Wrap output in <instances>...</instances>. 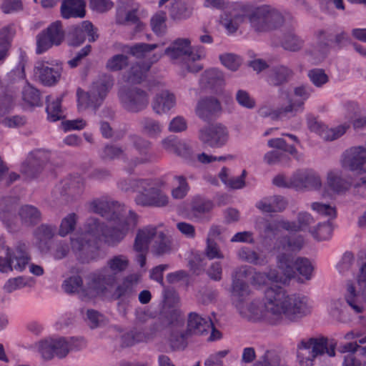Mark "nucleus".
<instances>
[{
    "instance_id": "8",
    "label": "nucleus",
    "mask_w": 366,
    "mask_h": 366,
    "mask_svg": "<svg viewBox=\"0 0 366 366\" xmlns=\"http://www.w3.org/2000/svg\"><path fill=\"white\" fill-rule=\"evenodd\" d=\"M184 321L183 318H177L169 322L167 326L162 322H154L151 331L154 335L165 330L167 334V341L174 350H184L187 345V339L190 336L187 330L184 329Z\"/></svg>"
},
{
    "instance_id": "9",
    "label": "nucleus",
    "mask_w": 366,
    "mask_h": 366,
    "mask_svg": "<svg viewBox=\"0 0 366 366\" xmlns=\"http://www.w3.org/2000/svg\"><path fill=\"white\" fill-rule=\"evenodd\" d=\"M251 273L248 266L236 268L232 274V300L236 309L249 300L252 290L245 279Z\"/></svg>"
},
{
    "instance_id": "26",
    "label": "nucleus",
    "mask_w": 366,
    "mask_h": 366,
    "mask_svg": "<svg viewBox=\"0 0 366 366\" xmlns=\"http://www.w3.org/2000/svg\"><path fill=\"white\" fill-rule=\"evenodd\" d=\"M202 89L217 90L224 84V79L221 71L216 68L205 70L199 80Z\"/></svg>"
},
{
    "instance_id": "64",
    "label": "nucleus",
    "mask_w": 366,
    "mask_h": 366,
    "mask_svg": "<svg viewBox=\"0 0 366 366\" xmlns=\"http://www.w3.org/2000/svg\"><path fill=\"white\" fill-rule=\"evenodd\" d=\"M219 58L225 67L233 71H237L242 64L240 57L234 54H223L219 55Z\"/></svg>"
},
{
    "instance_id": "37",
    "label": "nucleus",
    "mask_w": 366,
    "mask_h": 366,
    "mask_svg": "<svg viewBox=\"0 0 366 366\" xmlns=\"http://www.w3.org/2000/svg\"><path fill=\"white\" fill-rule=\"evenodd\" d=\"M327 186L336 193H342L347 191L350 186V182L342 177L341 172L338 170H332L327 173Z\"/></svg>"
},
{
    "instance_id": "48",
    "label": "nucleus",
    "mask_w": 366,
    "mask_h": 366,
    "mask_svg": "<svg viewBox=\"0 0 366 366\" xmlns=\"http://www.w3.org/2000/svg\"><path fill=\"white\" fill-rule=\"evenodd\" d=\"M55 46H59L64 39V31L61 22L56 21L51 24L46 29L44 30Z\"/></svg>"
},
{
    "instance_id": "27",
    "label": "nucleus",
    "mask_w": 366,
    "mask_h": 366,
    "mask_svg": "<svg viewBox=\"0 0 366 366\" xmlns=\"http://www.w3.org/2000/svg\"><path fill=\"white\" fill-rule=\"evenodd\" d=\"M62 196L71 199L79 197L84 190V182L80 177H70L61 181L58 187Z\"/></svg>"
},
{
    "instance_id": "39",
    "label": "nucleus",
    "mask_w": 366,
    "mask_h": 366,
    "mask_svg": "<svg viewBox=\"0 0 366 366\" xmlns=\"http://www.w3.org/2000/svg\"><path fill=\"white\" fill-rule=\"evenodd\" d=\"M141 132L150 138L158 137L163 129L162 124L157 120L145 117L139 122Z\"/></svg>"
},
{
    "instance_id": "18",
    "label": "nucleus",
    "mask_w": 366,
    "mask_h": 366,
    "mask_svg": "<svg viewBox=\"0 0 366 366\" xmlns=\"http://www.w3.org/2000/svg\"><path fill=\"white\" fill-rule=\"evenodd\" d=\"M342 166L351 171L366 172V144L347 149L342 154Z\"/></svg>"
},
{
    "instance_id": "4",
    "label": "nucleus",
    "mask_w": 366,
    "mask_h": 366,
    "mask_svg": "<svg viewBox=\"0 0 366 366\" xmlns=\"http://www.w3.org/2000/svg\"><path fill=\"white\" fill-rule=\"evenodd\" d=\"M129 265V259L125 254H117L109 257L106 267L89 276L88 295L96 297L104 293L108 287L115 284L117 276L126 272Z\"/></svg>"
},
{
    "instance_id": "45",
    "label": "nucleus",
    "mask_w": 366,
    "mask_h": 366,
    "mask_svg": "<svg viewBox=\"0 0 366 366\" xmlns=\"http://www.w3.org/2000/svg\"><path fill=\"white\" fill-rule=\"evenodd\" d=\"M237 257L242 261L254 265H264L267 261L264 256L260 255L248 247H243L237 252Z\"/></svg>"
},
{
    "instance_id": "50",
    "label": "nucleus",
    "mask_w": 366,
    "mask_h": 366,
    "mask_svg": "<svg viewBox=\"0 0 366 366\" xmlns=\"http://www.w3.org/2000/svg\"><path fill=\"white\" fill-rule=\"evenodd\" d=\"M78 220L76 214L72 212L64 217L59 225L58 234L61 237H65L74 231Z\"/></svg>"
},
{
    "instance_id": "31",
    "label": "nucleus",
    "mask_w": 366,
    "mask_h": 366,
    "mask_svg": "<svg viewBox=\"0 0 366 366\" xmlns=\"http://www.w3.org/2000/svg\"><path fill=\"white\" fill-rule=\"evenodd\" d=\"M158 233L156 227L152 226H147L138 230L133 245L134 249L137 252L147 250L149 243L152 240L154 241Z\"/></svg>"
},
{
    "instance_id": "22",
    "label": "nucleus",
    "mask_w": 366,
    "mask_h": 366,
    "mask_svg": "<svg viewBox=\"0 0 366 366\" xmlns=\"http://www.w3.org/2000/svg\"><path fill=\"white\" fill-rule=\"evenodd\" d=\"M86 35L89 36L90 42L95 41L98 38L93 24L89 21H84L81 24L71 27L69 32L71 44L74 46L82 44L86 39Z\"/></svg>"
},
{
    "instance_id": "35",
    "label": "nucleus",
    "mask_w": 366,
    "mask_h": 366,
    "mask_svg": "<svg viewBox=\"0 0 366 366\" xmlns=\"http://www.w3.org/2000/svg\"><path fill=\"white\" fill-rule=\"evenodd\" d=\"M157 181L154 179H140L137 185V196L135 197V202L137 204L142 206H147L145 204L144 198H150L152 197L153 193L157 186Z\"/></svg>"
},
{
    "instance_id": "30",
    "label": "nucleus",
    "mask_w": 366,
    "mask_h": 366,
    "mask_svg": "<svg viewBox=\"0 0 366 366\" xmlns=\"http://www.w3.org/2000/svg\"><path fill=\"white\" fill-rule=\"evenodd\" d=\"M287 202L282 196H272L262 199L256 204V207L262 212H281L286 209Z\"/></svg>"
},
{
    "instance_id": "61",
    "label": "nucleus",
    "mask_w": 366,
    "mask_h": 366,
    "mask_svg": "<svg viewBox=\"0 0 366 366\" xmlns=\"http://www.w3.org/2000/svg\"><path fill=\"white\" fill-rule=\"evenodd\" d=\"M355 257L352 253L346 252L337 265L339 272L343 275L352 273L354 270Z\"/></svg>"
},
{
    "instance_id": "57",
    "label": "nucleus",
    "mask_w": 366,
    "mask_h": 366,
    "mask_svg": "<svg viewBox=\"0 0 366 366\" xmlns=\"http://www.w3.org/2000/svg\"><path fill=\"white\" fill-rule=\"evenodd\" d=\"M178 185L172 190V196L175 199H182L185 197L189 190V186L186 178L182 175L174 177Z\"/></svg>"
},
{
    "instance_id": "13",
    "label": "nucleus",
    "mask_w": 366,
    "mask_h": 366,
    "mask_svg": "<svg viewBox=\"0 0 366 366\" xmlns=\"http://www.w3.org/2000/svg\"><path fill=\"white\" fill-rule=\"evenodd\" d=\"M29 260L30 257L25 245L18 246L10 252L7 257L0 256V272H8L13 269L21 272L28 265Z\"/></svg>"
},
{
    "instance_id": "54",
    "label": "nucleus",
    "mask_w": 366,
    "mask_h": 366,
    "mask_svg": "<svg viewBox=\"0 0 366 366\" xmlns=\"http://www.w3.org/2000/svg\"><path fill=\"white\" fill-rule=\"evenodd\" d=\"M304 44V41L293 32L285 34L282 41V47L290 51L300 50Z\"/></svg>"
},
{
    "instance_id": "19",
    "label": "nucleus",
    "mask_w": 366,
    "mask_h": 366,
    "mask_svg": "<svg viewBox=\"0 0 366 366\" xmlns=\"http://www.w3.org/2000/svg\"><path fill=\"white\" fill-rule=\"evenodd\" d=\"M54 357L59 359L66 357L71 351L79 350L85 346L82 338L78 337H58L53 338Z\"/></svg>"
},
{
    "instance_id": "14",
    "label": "nucleus",
    "mask_w": 366,
    "mask_h": 366,
    "mask_svg": "<svg viewBox=\"0 0 366 366\" xmlns=\"http://www.w3.org/2000/svg\"><path fill=\"white\" fill-rule=\"evenodd\" d=\"M89 210L100 214L109 222L119 220L125 212L124 207L118 202L98 199L89 202Z\"/></svg>"
},
{
    "instance_id": "11",
    "label": "nucleus",
    "mask_w": 366,
    "mask_h": 366,
    "mask_svg": "<svg viewBox=\"0 0 366 366\" xmlns=\"http://www.w3.org/2000/svg\"><path fill=\"white\" fill-rule=\"evenodd\" d=\"M118 97L124 109L132 113L144 110L149 104L147 92L137 86L120 89Z\"/></svg>"
},
{
    "instance_id": "6",
    "label": "nucleus",
    "mask_w": 366,
    "mask_h": 366,
    "mask_svg": "<svg viewBox=\"0 0 366 366\" xmlns=\"http://www.w3.org/2000/svg\"><path fill=\"white\" fill-rule=\"evenodd\" d=\"M337 343L329 342L327 337H312L303 340L297 346V360L302 366H313L315 358L327 353L330 357L335 355Z\"/></svg>"
},
{
    "instance_id": "40",
    "label": "nucleus",
    "mask_w": 366,
    "mask_h": 366,
    "mask_svg": "<svg viewBox=\"0 0 366 366\" xmlns=\"http://www.w3.org/2000/svg\"><path fill=\"white\" fill-rule=\"evenodd\" d=\"M194 0H179L172 8V14L174 19H186L189 18L194 10Z\"/></svg>"
},
{
    "instance_id": "17",
    "label": "nucleus",
    "mask_w": 366,
    "mask_h": 366,
    "mask_svg": "<svg viewBox=\"0 0 366 366\" xmlns=\"http://www.w3.org/2000/svg\"><path fill=\"white\" fill-rule=\"evenodd\" d=\"M222 110L221 102L214 97L200 98L195 106L196 116L205 122L215 119Z\"/></svg>"
},
{
    "instance_id": "59",
    "label": "nucleus",
    "mask_w": 366,
    "mask_h": 366,
    "mask_svg": "<svg viewBox=\"0 0 366 366\" xmlns=\"http://www.w3.org/2000/svg\"><path fill=\"white\" fill-rule=\"evenodd\" d=\"M247 19L245 15V7L244 8V14H237L235 15L233 18H229L226 16L221 19L222 25L227 30L229 33L235 32L240 24L244 22V19Z\"/></svg>"
},
{
    "instance_id": "38",
    "label": "nucleus",
    "mask_w": 366,
    "mask_h": 366,
    "mask_svg": "<svg viewBox=\"0 0 366 366\" xmlns=\"http://www.w3.org/2000/svg\"><path fill=\"white\" fill-rule=\"evenodd\" d=\"M186 56L188 59L187 63V69L188 71L197 73L204 68L202 64L194 63L206 57V51L203 46H194L193 49L191 47L189 52Z\"/></svg>"
},
{
    "instance_id": "53",
    "label": "nucleus",
    "mask_w": 366,
    "mask_h": 366,
    "mask_svg": "<svg viewBox=\"0 0 366 366\" xmlns=\"http://www.w3.org/2000/svg\"><path fill=\"white\" fill-rule=\"evenodd\" d=\"M102 156L105 159H120L124 166V159L130 157L129 154L118 145H107L103 149Z\"/></svg>"
},
{
    "instance_id": "55",
    "label": "nucleus",
    "mask_w": 366,
    "mask_h": 366,
    "mask_svg": "<svg viewBox=\"0 0 366 366\" xmlns=\"http://www.w3.org/2000/svg\"><path fill=\"white\" fill-rule=\"evenodd\" d=\"M63 287L65 292L68 293H74L82 291L85 293L86 296L92 297L88 295V286L85 290H83L82 280L79 276H74L66 280L63 284Z\"/></svg>"
},
{
    "instance_id": "16",
    "label": "nucleus",
    "mask_w": 366,
    "mask_h": 366,
    "mask_svg": "<svg viewBox=\"0 0 366 366\" xmlns=\"http://www.w3.org/2000/svg\"><path fill=\"white\" fill-rule=\"evenodd\" d=\"M322 185L320 176L310 169H302L293 174V188L297 190H319Z\"/></svg>"
},
{
    "instance_id": "32",
    "label": "nucleus",
    "mask_w": 366,
    "mask_h": 366,
    "mask_svg": "<svg viewBox=\"0 0 366 366\" xmlns=\"http://www.w3.org/2000/svg\"><path fill=\"white\" fill-rule=\"evenodd\" d=\"M175 104L176 97L174 94L168 90H164L157 94L152 104V108L156 114H162L174 108Z\"/></svg>"
},
{
    "instance_id": "20",
    "label": "nucleus",
    "mask_w": 366,
    "mask_h": 366,
    "mask_svg": "<svg viewBox=\"0 0 366 366\" xmlns=\"http://www.w3.org/2000/svg\"><path fill=\"white\" fill-rule=\"evenodd\" d=\"M47 161V154L44 152H34L22 164L21 171L28 178H34L43 170Z\"/></svg>"
},
{
    "instance_id": "3",
    "label": "nucleus",
    "mask_w": 366,
    "mask_h": 366,
    "mask_svg": "<svg viewBox=\"0 0 366 366\" xmlns=\"http://www.w3.org/2000/svg\"><path fill=\"white\" fill-rule=\"evenodd\" d=\"M303 244L304 240L301 236L283 237L279 239L275 244L274 249L278 253L277 256V267L287 278L295 276L294 268L306 280H310L312 278L314 271L312 262L305 257H298L294 261L292 254L300 251Z\"/></svg>"
},
{
    "instance_id": "36",
    "label": "nucleus",
    "mask_w": 366,
    "mask_h": 366,
    "mask_svg": "<svg viewBox=\"0 0 366 366\" xmlns=\"http://www.w3.org/2000/svg\"><path fill=\"white\" fill-rule=\"evenodd\" d=\"M17 205L7 204L0 211V219L10 231H15L19 228V220L16 216Z\"/></svg>"
},
{
    "instance_id": "47",
    "label": "nucleus",
    "mask_w": 366,
    "mask_h": 366,
    "mask_svg": "<svg viewBox=\"0 0 366 366\" xmlns=\"http://www.w3.org/2000/svg\"><path fill=\"white\" fill-rule=\"evenodd\" d=\"M35 281L31 277H18L9 279L4 285V290L6 292H12L16 290L29 287H31L34 285Z\"/></svg>"
},
{
    "instance_id": "52",
    "label": "nucleus",
    "mask_w": 366,
    "mask_h": 366,
    "mask_svg": "<svg viewBox=\"0 0 366 366\" xmlns=\"http://www.w3.org/2000/svg\"><path fill=\"white\" fill-rule=\"evenodd\" d=\"M53 338H46L37 342L35 348L40 356L45 360L54 358Z\"/></svg>"
},
{
    "instance_id": "33",
    "label": "nucleus",
    "mask_w": 366,
    "mask_h": 366,
    "mask_svg": "<svg viewBox=\"0 0 366 366\" xmlns=\"http://www.w3.org/2000/svg\"><path fill=\"white\" fill-rule=\"evenodd\" d=\"M293 71L287 66L277 65L268 72L267 81L272 86H280L287 83L293 76Z\"/></svg>"
},
{
    "instance_id": "1",
    "label": "nucleus",
    "mask_w": 366,
    "mask_h": 366,
    "mask_svg": "<svg viewBox=\"0 0 366 366\" xmlns=\"http://www.w3.org/2000/svg\"><path fill=\"white\" fill-rule=\"evenodd\" d=\"M310 308L307 297L290 295L284 288L275 286L264 291L263 306L259 300L254 299L246 301L237 310L243 318L278 325L307 315Z\"/></svg>"
},
{
    "instance_id": "2",
    "label": "nucleus",
    "mask_w": 366,
    "mask_h": 366,
    "mask_svg": "<svg viewBox=\"0 0 366 366\" xmlns=\"http://www.w3.org/2000/svg\"><path fill=\"white\" fill-rule=\"evenodd\" d=\"M105 224L98 219L90 218L84 225V232L71 239V249L74 252L89 254L97 248L99 241L102 240L108 247H117L123 241L130 230L137 224V215L129 211L126 219Z\"/></svg>"
},
{
    "instance_id": "5",
    "label": "nucleus",
    "mask_w": 366,
    "mask_h": 366,
    "mask_svg": "<svg viewBox=\"0 0 366 366\" xmlns=\"http://www.w3.org/2000/svg\"><path fill=\"white\" fill-rule=\"evenodd\" d=\"M245 15L250 26L257 32H266L276 29L284 23L282 14L269 5L245 6Z\"/></svg>"
},
{
    "instance_id": "42",
    "label": "nucleus",
    "mask_w": 366,
    "mask_h": 366,
    "mask_svg": "<svg viewBox=\"0 0 366 366\" xmlns=\"http://www.w3.org/2000/svg\"><path fill=\"white\" fill-rule=\"evenodd\" d=\"M139 280V276L137 274H131L127 276L119 285L116 290L115 294L118 298L124 296H129L134 292V288Z\"/></svg>"
},
{
    "instance_id": "49",
    "label": "nucleus",
    "mask_w": 366,
    "mask_h": 366,
    "mask_svg": "<svg viewBox=\"0 0 366 366\" xmlns=\"http://www.w3.org/2000/svg\"><path fill=\"white\" fill-rule=\"evenodd\" d=\"M152 197L150 198H144L145 204H147L148 207H165L169 203V197L161 191L159 187L158 182L154 190V193L152 194Z\"/></svg>"
},
{
    "instance_id": "15",
    "label": "nucleus",
    "mask_w": 366,
    "mask_h": 366,
    "mask_svg": "<svg viewBox=\"0 0 366 366\" xmlns=\"http://www.w3.org/2000/svg\"><path fill=\"white\" fill-rule=\"evenodd\" d=\"M312 89L308 85H300L294 89V94L301 99H294L287 95V104L282 106L276 111V116L281 117L287 114H295L303 110L304 102L309 99Z\"/></svg>"
},
{
    "instance_id": "56",
    "label": "nucleus",
    "mask_w": 366,
    "mask_h": 366,
    "mask_svg": "<svg viewBox=\"0 0 366 366\" xmlns=\"http://www.w3.org/2000/svg\"><path fill=\"white\" fill-rule=\"evenodd\" d=\"M332 230L331 223L327 222L318 224L310 232L315 239L318 241H323L331 237Z\"/></svg>"
},
{
    "instance_id": "29",
    "label": "nucleus",
    "mask_w": 366,
    "mask_h": 366,
    "mask_svg": "<svg viewBox=\"0 0 366 366\" xmlns=\"http://www.w3.org/2000/svg\"><path fill=\"white\" fill-rule=\"evenodd\" d=\"M248 267L251 269V273L248 275L250 276V283L254 287L264 286L269 282H282V277L275 269H270L268 272H260Z\"/></svg>"
},
{
    "instance_id": "28",
    "label": "nucleus",
    "mask_w": 366,
    "mask_h": 366,
    "mask_svg": "<svg viewBox=\"0 0 366 366\" xmlns=\"http://www.w3.org/2000/svg\"><path fill=\"white\" fill-rule=\"evenodd\" d=\"M84 0H64L61 5V14L64 19L84 18L86 15Z\"/></svg>"
},
{
    "instance_id": "58",
    "label": "nucleus",
    "mask_w": 366,
    "mask_h": 366,
    "mask_svg": "<svg viewBox=\"0 0 366 366\" xmlns=\"http://www.w3.org/2000/svg\"><path fill=\"white\" fill-rule=\"evenodd\" d=\"M347 124H340L333 128L326 127L321 132V137L326 141H333L342 137L348 129Z\"/></svg>"
},
{
    "instance_id": "60",
    "label": "nucleus",
    "mask_w": 366,
    "mask_h": 366,
    "mask_svg": "<svg viewBox=\"0 0 366 366\" xmlns=\"http://www.w3.org/2000/svg\"><path fill=\"white\" fill-rule=\"evenodd\" d=\"M204 254L209 260L223 259L224 258V254L216 241L206 240Z\"/></svg>"
},
{
    "instance_id": "34",
    "label": "nucleus",
    "mask_w": 366,
    "mask_h": 366,
    "mask_svg": "<svg viewBox=\"0 0 366 366\" xmlns=\"http://www.w3.org/2000/svg\"><path fill=\"white\" fill-rule=\"evenodd\" d=\"M213 207L214 204L211 200L197 197L194 199L192 203V216L198 221H202L203 219L209 221V218L205 217V215L210 212Z\"/></svg>"
},
{
    "instance_id": "63",
    "label": "nucleus",
    "mask_w": 366,
    "mask_h": 366,
    "mask_svg": "<svg viewBox=\"0 0 366 366\" xmlns=\"http://www.w3.org/2000/svg\"><path fill=\"white\" fill-rule=\"evenodd\" d=\"M311 208L313 211L328 219H335L337 216L335 207L328 204L315 202L312 203Z\"/></svg>"
},
{
    "instance_id": "41",
    "label": "nucleus",
    "mask_w": 366,
    "mask_h": 366,
    "mask_svg": "<svg viewBox=\"0 0 366 366\" xmlns=\"http://www.w3.org/2000/svg\"><path fill=\"white\" fill-rule=\"evenodd\" d=\"M19 216L21 224L26 226L36 224L41 220L40 212L31 205L21 207L19 210Z\"/></svg>"
},
{
    "instance_id": "12",
    "label": "nucleus",
    "mask_w": 366,
    "mask_h": 366,
    "mask_svg": "<svg viewBox=\"0 0 366 366\" xmlns=\"http://www.w3.org/2000/svg\"><path fill=\"white\" fill-rule=\"evenodd\" d=\"M199 139L203 144L209 147L220 148L227 142L229 132L225 126L217 123L200 129Z\"/></svg>"
},
{
    "instance_id": "43",
    "label": "nucleus",
    "mask_w": 366,
    "mask_h": 366,
    "mask_svg": "<svg viewBox=\"0 0 366 366\" xmlns=\"http://www.w3.org/2000/svg\"><path fill=\"white\" fill-rule=\"evenodd\" d=\"M61 98H53L51 96L46 97V111L48 115V119L51 122H56L64 117L61 109Z\"/></svg>"
},
{
    "instance_id": "51",
    "label": "nucleus",
    "mask_w": 366,
    "mask_h": 366,
    "mask_svg": "<svg viewBox=\"0 0 366 366\" xmlns=\"http://www.w3.org/2000/svg\"><path fill=\"white\" fill-rule=\"evenodd\" d=\"M23 100L31 106H40L41 98L39 90L27 83L22 90Z\"/></svg>"
},
{
    "instance_id": "7",
    "label": "nucleus",
    "mask_w": 366,
    "mask_h": 366,
    "mask_svg": "<svg viewBox=\"0 0 366 366\" xmlns=\"http://www.w3.org/2000/svg\"><path fill=\"white\" fill-rule=\"evenodd\" d=\"M112 86V79L109 76H104L92 83L89 92L78 89L79 105L96 109L103 103Z\"/></svg>"
},
{
    "instance_id": "10",
    "label": "nucleus",
    "mask_w": 366,
    "mask_h": 366,
    "mask_svg": "<svg viewBox=\"0 0 366 366\" xmlns=\"http://www.w3.org/2000/svg\"><path fill=\"white\" fill-rule=\"evenodd\" d=\"M129 139L138 153L137 156L129 154L130 157L124 159V169L132 173L137 166L151 162L153 155L149 152L152 144L149 140L139 135H132Z\"/></svg>"
},
{
    "instance_id": "21",
    "label": "nucleus",
    "mask_w": 366,
    "mask_h": 366,
    "mask_svg": "<svg viewBox=\"0 0 366 366\" xmlns=\"http://www.w3.org/2000/svg\"><path fill=\"white\" fill-rule=\"evenodd\" d=\"M34 74L44 85L51 86L59 82L62 69L59 66H49L44 63H39L34 67Z\"/></svg>"
},
{
    "instance_id": "23",
    "label": "nucleus",
    "mask_w": 366,
    "mask_h": 366,
    "mask_svg": "<svg viewBox=\"0 0 366 366\" xmlns=\"http://www.w3.org/2000/svg\"><path fill=\"white\" fill-rule=\"evenodd\" d=\"M191 49V41L187 38H179L171 43L164 50V54L174 63H179L186 57Z\"/></svg>"
},
{
    "instance_id": "24",
    "label": "nucleus",
    "mask_w": 366,
    "mask_h": 366,
    "mask_svg": "<svg viewBox=\"0 0 366 366\" xmlns=\"http://www.w3.org/2000/svg\"><path fill=\"white\" fill-rule=\"evenodd\" d=\"M345 300L349 308L355 314L362 313L366 308V297L363 294V290L357 291L352 283L347 285V292Z\"/></svg>"
},
{
    "instance_id": "46",
    "label": "nucleus",
    "mask_w": 366,
    "mask_h": 366,
    "mask_svg": "<svg viewBox=\"0 0 366 366\" xmlns=\"http://www.w3.org/2000/svg\"><path fill=\"white\" fill-rule=\"evenodd\" d=\"M150 65L147 64L137 63L130 68L127 80L133 84H139L145 78L146 73L149 71Z\"/></svg>"
},
{
    "instance_id": "62",
    "label": "nucleus",
    "mask_w": 366,
    "mask_h": 366,
    "mask_svg": "<svg viewBox=\"0 0 366 366\" xmlns=\"http://www.w3.org/2000/svg\"><path fill=\"white\" fill-rule=\"evenodd\" d=\"M307 76L316 87H322L329 81V76L322 69H312L308 71Z\"/></svg>"
},
{
    "instance_id": "25",
    "label": "nucleus",
    "mask_w": 366,
    "mask_h": 366,
    "mask_svg": "<svg viewBox=\"0 0 366 366\" xmlns=\"http://www.w3.org/2000/svg\"><path fill=\"white\" fill-rule=\"evenodd\" d=\"M212 326V322L208 317H203L194 312L188 315L187 330L190 335H200L207 333Z\"/></svg>"
},
{
    "instance_id": "44",
    "label": "nucleus",
    "mask_w": 366,
    "mask_h": 366,
    "mask_svg": "<svg viewBox=\"0 0 366 366\" xmlns=\"http://www.w3.org/2000/svg\"><path fill=\"white\" fill-rule=\"evenodd\" d=\"M171 250V240L164 232H159L152 246V252L156 256H162L169 253Z\"/></svg>"
}]
</instances>
